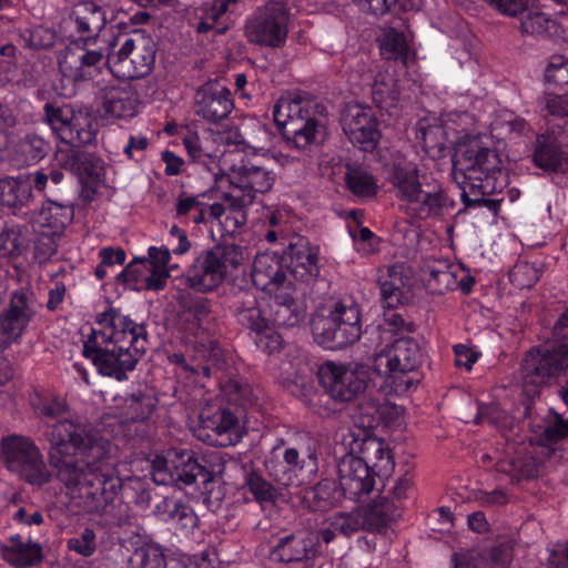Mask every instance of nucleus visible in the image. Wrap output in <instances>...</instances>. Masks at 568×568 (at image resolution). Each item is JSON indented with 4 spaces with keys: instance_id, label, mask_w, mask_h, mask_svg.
<instances>
[{
    "instance_id": "obj_1",
    "label": "nucleus",
    "mask_w": 568,
    "mask_h": 568,
    "mask_svg": "<svg viewBox=\"0 0 568 568\" xmlns=\"http://www.w3.org/2000/svg\"><path fill=\"white\" fill-rule=\"evenodd\" d=\"M45 435L49 463L71 497L85 513L108 516L121 525L114 504L122 479L105 462L111 443L92 425L67 418L50 425Z\"/></svg>"
},
{
    "instance_id": "obj_2",
    "label": "nucleus",
    "mask_w": 568,
    "mask_h": 568,
    "mask_svg": "<svg viewBox=\"0 0 568 568\" xmlns=\"http://www.w3.org/2000/svg\"><path fill=\"white\" fill-rule=\"evenodd\" d=\"M100 329H92L83 343L82 355L102 376L124 381L149 345V334L120 310L108 306L95 316Z\"/></svg>"
},
{
    "instance_id": "obj_3",
    "label": "nucleus",
    "mask_w": 568,
    "mask_h": 568,
    "mask_svg": "<svg viewBox=\"0 0 568 568\" xmlns=\"http://www.w3.org/2000/svg\"><path fill=\"white\" fill-rule=\"evenodd\" d=\"M349 432L343 438L348 449L336 459L338 484L343 496L361 501L375 487V476L390 477L395 468L394 456L387 443L375 436Z\"/></svg>"
},
{
    "instance_id": "obj_4",
    "label": "nucleus",
    "mask_w": 568,
    "mask_h": 568,
    "mask_svg": "<svg viewBox=\"0 0 568 568\" xmlns=\"http://www.w3.org/2000/svg\"><path fill=\"white\" fill-rule=\"evenodd\" d=\"M390 182L395 195L404 202L405 213L417 220L442 219L455 206L445 189L437 182L419 181L418 169L414 163H396Z\"/></svg>"
},
{
    "instance_id": "obj_5",
    "label": "nucleus",
    "mask_w": 568,
    "mask_h": 568,
    "mask_svg": "<svg viewBox=\"0 0 568 568\" xmlns=\"http://www.w3.org/2000/svg\"><path fill=\"white\" fill-rule=\"evenodd\" d=\"M501 174L498 151L485 145L480 139L471 138L456 150L453 176L460 187H470L471 193L478 190L481 194H493L504 186V181H498Z\"/></svg>"
},
{
    "instance_id": "obj_6",
    "label": "nucleus",
    "mask_w": 568,
    "mask_h": 568,
    "mask_svg": "<svg viewBox=\"0 0 568 568\" xmlns=\"http://www.w3.org/2000/svg\"><path fill=\"white\" fill-rule=\"evenodd\" d=\"M250 260L247 248L234 243H220L201 251L183 274L184 283L199 293L215 291Z\"/></svg>"
},
{
    "instance_id": "obj_7",
    "label": "nucleus",
    "mask_w": 568,
    "mask_h": 568,
    "mask_svg": "<svg viewBox=\"0 0 568 568\" xmlns=\"http://www.w3.org/2000/svg\"><path fill=\"white\" fill-rule=\"evenodd\" d=\"M265 468L270 477L285 487L310 483L318 471L317 447L311 438L294 447L281 440L270 452Z\"/></svg>"
},
{
    "instance_id": "obj_8",
    "label": "nucleus",
    "mask_w": 568,
    "mask_h": 568,
    "mask_svg": "<svg viewBox=\"0 0 568 568\" xmlns=\"http://www.w3.org/2000/svg\"><path fill=\"white\" fill-rule=\"evenodd\" d=\"M230 307L237 322L250 331L255 345L272 354L282 348V336L272 327L268 304L258 298L253 288H235L231 295Z\"/></svg>"
},
{
    "instance_id": "obj_9",
    "label": "nucleus",
    "mask_w": 568,
    "mask_h": 568,
    "mask_svg": "<svg viewBox=\"0 0 568 568\" xmlns=\"http://www.w3.org/2000/svg\"><path fill=\"white\" fill-rule=\"evenodd\" d=\"M315 341L332 349H341L357 342L362 335V311L353 297L335 302L327 316L312 322Z\"/></svg>"
},
{
    "instance_id": "obj_10",
    "label": "nucleus",
    "mask_w": 568,
    "mask_h": 568,
    "mask_svg": "<svg viewBox=\"0 0 568 568\" xmlns=\"http://www.w3.org/2000/svg\"><path fill=\"white\" fill-rule=\"evenodd\" d=\"M422 357L419 344L413 337H399L375 354L372 368L394 393L403 394L414 385L409 374L419 366Z\"/></svg>"
},
{
    "instance_id": "obj_11",
    "label": "nucleus",
    "mask_w": 568,
    "mask_h": 568,
    "mask_svg": "<svg viewBox=\"0 0 568 568\" xmlns=\"http://www.w3.org/2000/svg\"><path fill=\"white\" fill-rule=\"evenodd\" d=\"M318 109L320 104L311 99L281 98L274 105L273 118L287 141L297 150H306L315 142L322 126Z\"/></svg>"
},
{
    "instance_id": "obj_12",
    "label": "nucleus",
    "mask_w": 568,
    "mask_h": 568,
    "mask_svg": "<svg viewBox=\"0 0 568 568\" xmlns=\"http://www.w3.org/2000/svg\"><path fill=\"white\" fill-rule=\"evenodd\" d=\"M41 120L61 142L75 148L91 144L97 138L91 114L71 103H44Z\"/></svg>"
},
{
    "instance_id": "obj_13",
    "label": "nucleus",
    "mask_w": 568,
    "mask_h": 568,
    "mask_svg": "<svg viewBox=\"0 0 568 568\" xmlns=\"http://www.w3.org/2000/svg\"><path fill=\"white\" fill-rule=\"evenodd\" d=\"M156 50L150 34L135 30L124 38L116 52L108 54V67L116 78H144L153 70Z\"/></svg>"
},
{
    "instance_id": "obj_14",
    "label": "nucleus",
    "mask_w": 568,
    "mask_h": 568,
    "mask_svg": "<svg viewBox=\"0 0 568 568\" xmlns=\"http://www.w3.org/2000/svg\"><path fill=\"white\" fill-rule=\"evenodd\" d=\"M291 12L283 0H270L246 19L244 34L250 43L282 48L290 31Z\"/></svg>"
},
{
    "instance_id": "obj_15",
    "label": "nucleus",
    "mask_w": 568,
    "mask_h": 568,
    "mask_svg": "<svg viewBox=\"0 0 568 568\" xmlns=\"http://www.w3.org/2000/svg\"><path fill=\"white\" fill-rule=\"evenodd\" d=\"M0 450L6 467L27 484L42 487L51 480L43 455L31 439L19 435L4 437Z\"/></svg>"
},
{
    "instance_id": "obj_16",
    "label": "nucleus",
    "mask_w": 568,
    "mask_h": 568,
    "mask_svg": "<svg viewBox=\"0 0 568 568\" xmlns=\"http://www.w3.org/2000/svg\"><path fill=\"white\" fill-rule=\"evenodd\" d=\"M275 173L265 165L252 162L233 166L230 173L231 190L224 196L234 209H245L253 204L257 193L268 192L274 183Z\"/></svg>"
},
{
    "instance_id": "obj_17",
    "label": "nucleus",
    "mask_w": 568,
    "mask_h": 568,
    "mask_svg": "<svg viewBox=\"0 0 568 568\" xmlns=\"http://www.w3.org/2000/svg\"><path fill=\"white\" fill-rule=\"evenodd\" d=\"M41 304L29 287H20L10 294L0 312V338L7 345L19 343L29 326L37 320Z\"/></svg>"
},
{
    "instance_id": "obj_18",
    "label": "nucleus",
    "mask_w": 568,
    "mask_h": 568,
    "mask_svg": "<svg viewBox=\"0 0 568 568\" xmlns=\"http://www.w3.org/2000/svg\"><path fill=\"white\" fill-rule=\"evenodd\" d=\"M320 379L325 392L336 402L355 399L367 386L369 368L364 364L324 363L320 368Z\"/></svg>"
},
{
    "instance_id": "obj_19",
    "label": "nucleus",
    "mask_w": 568,
    "mask_h": 568,
    "mask_svg": "<svg viewBox=\"0 0 568 568\" xmlns=\"http://www.w3.org/2000/svg\"><path fill=\"white\" fill-rule=\"evenodd\" d=\"M199 419L195 436L210 446H235L243 438V427L230 407L207 405L202 408Z\"/></svg>"
},
{
    "instance_id": "obj_20",
    "label": "nucleus",
    "mask_w": 568,
    "mask_h": 568,
    "mask_svg": "<svg viewBox=\"0 0 568 568\" xmlns=\"http://www.w3.org/2000/svg\"><path fill=\"white\" fill-rule=\"evenodd\" d=\"M568 369V341L530 351L523 363V374L527 383L539 385L549 377Z\"/></svg>"
},
{
    "instance_id": "obj_21",
    "label": "nucleus",
    "mask_w": 568,
    "mask_h": 568,
    "mask_svg": "<svg viewBox=\"0 0 568 568\" xmlns=\"http://www.w3.org/2000/svg\"><path fill=\"white\" fill-rule=\"evenodd\" d=\"M251 275L255 287L271 296L288 297L291 292H296V284L287 277L282 257L275 253L257 254Z\"/></svg>"
},
{
    "instance_id": "obj_22",
    "label": "nucleus",
    "mask_w": 568,
    "mask_h": 568,
    "mask_svg": "<svg viewBox=\"0 0 568 568\" xmlns=\"http://www.w3.org/2000/svg\"><path fill=\"white\" fill-rule=\"evenodd\" d=\"M290 261V274L302 284L315 282L321 274L320 246L303 235H293L284 250Z\"/></svg>"
},
{
    "instance_id": "obj_23",
    "label": "nucleus",
    "mask_w": 568,
    "mask_h": 568,
    "mask_svg": "<svg viewBox=\"0 0 568 568\" xmlns=\"http://www.w3.org/2000/svg\"><path fill=\"white\" fill-rule=\"evenodd\" d=\"M342 124L348 140L364 151L373 150L381 136L378 120L372 109L351 104L343 113Z\"/></svg>"
},
{
    "instance_id": "obj_24",
    "label": "nucleus",
    "mask_w": 568,
    "mask_h": 568,
    "mask_svg": "<svg viewBox=\"0 0 568 568\" xmlns=\"http://www.w3.org/2000/svg\"><path fill=\"white\" fill-rule=\"evenodd\" d=\"M67 27L74 30L71 33L72 42L88 44L95 40L105 27L106 17L103 9L92 1H84L73 7L70 17L64 21Z\"/></svg>"
},
{
    "instance_id": "obj_25",
    "label": "nucleus",
    "mask_w": 568,
    "mask_h": 568,
    "mask_svg": "<svg viewBox=\"0 0 568 568\" xmlns=\"http://www.w3.org/2000/svg\"><path fill=\"white\" fill-rule=\"evenodd\" d=\"M195 113L210 123H219L232 112L231 91L217 82L207 83L195 93Z\"/></svg>"
},
{
    "instance_id": "obj_26",
    "label": "nucleus",
    "mask_w": 568,
    "mask_h": 568,
    "mask_svg": "<svg viewBox=\"0 0 568 568\" xmlns=\"http://www.w3.org/2000/svg\"><path fill=\"white\" fill-rule=\"evenodd\" d=\"M98 95L106 114L115 119H130L138 112V92L125 82L111 80L99 87Z\"/></svg>"
},
{
    "instance_id": "obj_27",
    "label": "nucleus",
    "mask_w": 568,
    "mask_h": 568,
    "mask_svg": "<svg viewBox=\"0 0 568 568\" xmlns=\"http://www.w3.org/2000/svg\"><path fill=\"white\" fill-rule=\"evenodd\" d=\"M409 278L403 264L385 266L378 270L377 284L381 301L385 308H396L408 303L410 297Z\"/></svg>"
},
{
    "instance_id": "obj_28",
    "label": "nucleus",
    "mask_w": 568,
    "mask_h": 568,
    "mask_svg": "<svg viewBox=\"0 0 568 568\" xmlns=\"http://www.w3.org/2000/svg\"><path fill=\"white\" fill-rule=\"evenodd\" d=\"M531 159L547 173H568V153L554 133L538 134L532 143Z\"/></svg>"
},
{
    "instance_id": "obj_29",
    "label": "nucleus",
    "mask_w": 568,
    "mask_h": 568,
    "mask_svg": "<svg viewBox=\"0 0 568 568\" xmlns=\"http://www.w3.org/2000/svg\"><path fill=\"white\" fill-rule=\"evenodd\" d=\"M172 464L171 477L179 488L191 486L199 479L206 484L211 480V473L203 466L195 454L187 449H174L169 454Z\"/></svg>"
},
{
    "instance_id": "obj_30",
    "label": "nucleus",
    "mask_w": 568,
    "mask_h": 568,
    "mask_svg": "<svg viewBox=\"0 0 568 568\" xmlns=\"http://www.w3.org/2000/svg\"><path fill=\"white\" fill-rule=\"evenodd\" d=\"M194 364H189L182 353L172 355V361L182 366L185 371L194 374H202L205 377L211 376L212 368L222 369L224 366L223 351L214 341L199 342L194 346Z\"/></svg>"
},
{
    "instance_id": "obj_31",
    "label": "nucleus",
    "mask_w": 568,
    "mask_h": 568,
    "mask_svg": "<svg viewBox=\"0 0 568 568\" xmlns=\"http://www.w3.org/2000/svg\"><path fill=\"white\" fill-rule=\"evenodd\" d=\"M280 562H302L315 557V542L305 531H297L278 539L271 554Z\"/></svg>"
},
{
    "instance_id": "obj_32",
    "label": "nucleus",
    "mask_w": 568,
    "mask_h": 568,
    "mask_svg": "<svg viewBox=\"0 0 568 568\" xmlns=\"http://www.w3.org/2000/svg\"><path fill=\"white\" fill-rule=\"evenodd\" d=\"M59 165L79 176L100 180L104 174V162L95 153L83 150L59 151L55 154Z\"/></svg>"
},
{
    "instance_id": "obj_33",
    "label": "nucleus",
    "mask_w": 568,
    "mask_h": 568,
    "mask_svg": "<svg viewBox=\"0 0 568 568\" xmlns=\"http://www.w3.org/2000/svg\"><path fill=\"white\" fill-rule=\"evenodd\" d=\"M0 550L2 558L17 568L34 566L42 559L40 544L32 542L31 540L26 542L18 534L10 536Z\"/></svg>"
},
{
    "instance_id": "obj_34",
    "label": "nucleus",
    "mask_w": 568,
    "mask_h": 568,
    "mask_svg": "<svg viewBox=\"0 0 568 568\" xmlns=\"http://www.w3.org/2000/svg\"><path fill=\"white\" fill-rule=\"evenodd\" d=\"M211 318L209 300L197 297L183 304L180 323L190 335L201 337V342L205 343L203 336Z\"/></svg>"
},
{
    "instance_id": "obj_35",
    "label": "nucleus",
    "mask_w": 568,
    "mask_h": 568,
    "mask_svg": "<svg viewBox=\"0 0 568 568\" xmlns=\"http://www.w3.org/2000/svg\"><path fill=\"white\" fill-rule=\"evenodd\" d=\"M358 510L361 511L365 530L372 532H381L386 529L396 517L400 516L399 513L396 511V506L388 504V500H383L379 494L366 506H358Z\"/></svg>"
},
{
    "instance_id": "obj_36",
    "label": "nucleus",
    "mask_w": 568,
    "mask_h": 568,
    "mask_svg": "<svg viewBox=\"0 0 568 568\" xmlns=\"http://www.w3.org/2000/svg\"><path fill=\"white\" fill-rule=\"evenodd\" d=\"M31 200V180L26 174L0 179V205L21 209Z\"/></svg>"
},
{
    "instance_id": "obj_37",
    "label": "nucleus",
    "mask_w": 568,
    "mask_h": 568,
    "mask_svg": "<svg viewBox=\"0 0 568 568\" xmlns=\"http://www.w3.org/2000/svg\"><path fill=\"white\" fill-rule=\"evenodd\" d=\"M397 81L392 73L386 70H376L373 82L371 83V95L375 105L390 113L395 109L399 98Z\"/></svg>"
},
{
    "instance_id": "obj_38",
    "label": "nucleus",
    "mask_w": 568,
    "mask_h": 568,
    "mask_svg": "<svg viewBox=\"0 0 568 568\" xmlns=\"http://www.w3.org/2000/svg\"><path fill=\"white\" fill-rule=\"evenodd\" d=\"M74 219L72 204L59 203L48 200L39 213L38 224L40 229L52 231L62 235L63 231Z\"/></svg>"
},
{
    "instance_id": "obj_39",
    "label": "nucleus",
    "mask_w": 568,
    "mask_h": 568,
    "mask_svg": "<svg viewBox=\"0 0 568 568\" xmlns=\"http://www.w3.org/2000/svg\"><path fill=\"white\" fill-rule=\"evenodd\" d=\"M542 423V425L531 424V430L536 434L538 443L542 447L549 448L551 445L568 438V419H565L555 409H548Z\"/></svg>"
},
{
    "instance_id": "obj_40",
    "label": "nucleus",
    "mask_w": 568,
    "mask_h": 568,
    "mask_svg": "<svg viewBox=\"0 0 568 568\" xmlns=\"http://www.w3.org/2000/svg\"><path fill=\"white\" fill-rule=\"evenodd\" d=\"M343 496L339 484L332 478H324L305 491L304 499L315 511H324L335 506Z\"/></svg>"
},
{
    "instance_id": "obj_41",
    "label": "nucleus",
    "mask_w": 568,
    "mask_h": 568,
    "mask_svg": "<svg viewBox=\"0 0 568 568\" xmlns=\"http://www.w3.org/2000/svg\"><path fill=\"white\" fill-rule=\"evenodd\" d=\"M295 292H291L288 297L273 296L274 305L271 306L272 327H294L300 324L304 313L300 310L294 300Z\"/></svg>"
},
{
    "instance_id": "obj_42",
    "label": "nucleus",
    "mask_w": 568,
    "mask_h": 568,
    "mask_svg": "<svg viewBox=\"0 0 568 568\" xmlns=\"http://www.w3.org/2000/svg\"><path fill=\"white\" fill-rule=\"evenodd\" d=\"M379 50L385 59L400 61L404 65L407 64L409 47L403 31L393 27L384 28Z\"/></svg>"
},
{
    "instance_id": "obj_43",
    "label": "nucleus",
    "mask_w": 568,
    "mask_h": 568,
    "mask_svg": "<svg viewBox=\"0 0 568 568\" xmlns=\"http://www.w3.org/2000/svg\"><path fill=\"white\" fill-rule=\"evenodd\" d=\"M347 189L356 196L372 197L377 193V183L374 176L362 165L347 164L345 171Z\"/></svg>"
},
{
    "instance_id": "obj_44",
    "label": "nucleus",
    "mask_w": 568,
    "mask_h": 568,
    "mask_svg": "<svg viewBox=\"0 0 568 568\" xmlns=\"http://www.w3.org/2000/svg\"><path fill=\"white\" fill-rule=\"evenodd\" d=\"M156 403L158 399L150 392L132 393L125 398L123 415L126 420L143 422L153 414Z\"/></svg>"
},
{
    "instance_id": "obj_45",
    "label": "nucleus",
    "mask_w": 568,
    "mask_h": 568,
    "mask_svg": "<svg viewBox=\"0 0 568 568\" xmlns=\"http://www.w3.org/2000/svg\"><path fill=\"white\" fill-rule=\"evenodd\" d=\"M24 250L22 226L16 223H6L0 230V261L18 258Z\"/></svg>"
},
{
    "instance_id": "obj_46",
    "label": "nucleus",
    "mask_w": 568,
    "mask_h": 568,
    "mask_svg": "<svg viewBox=\"0 0 568 568\" xmlns=\"http://www.w3.org/2000/svg\"><path fill=\"white\" fill-rule=\"evenodd\" d=\"M128 568H166L163 548L155 542H144L129 557Z\"/></svg>"
},
{
    "instance_id": "obj_47",
    "label": "nucleus",
    "mask_w": 568,
    "mask_h": 568,
    "mask_svg": "<svg viewBox=\"0 0 568 568\" xmlns=\"http://www.w3.org/2000/svg\"><path fill=\"white\" fill-rule=\"evenodd\" d=\"M49 150V141L36 132L26 134L17 145V153L20 155L21 162L26 165L40 162L47 156Z\"/></svg>"
},
{
    "instance_id": "obj_48",
    "label": "nucleus",
    "mask_w": 568,
    "mask_h": 568,
    "mask_svg": "<svg viewBox=\"0 0 568 568\" xmlns=\"http://www.w3.org/2000/svg\"><path fill=\"white\" fill-rule=\"evenodd\" d=\"M79 64L70 70V77L74 82L92 79L102 67L108 65V58L98 50H88L78 57Z\"/></svg>"
},
{
    "instance_id": "obj_49",
    "label": "nucleus",
    "mask_w": 568,
    "mask_h": 568,
    "mask_svg": "<svg viewBox=\"0 0 568 568\" xmlns=\"http://www.w3.org/2000/svg\"><path fill=\"white\" fill-rule=\"evenodd\" d=\"M387 481L379 489V495L383 500H388V504L396 506V511L400 514L403 503L408 498L412 490V475L406 471L404 475L396 479L390 480L385 477Z\"/></svg>"
},
{
    "instance_id": "obj_50",
    "label": "nucleus",
    "mask_w": 568,
    "mask_h": 568,
    "mask_svg": "<svg viewBox=\"0 0 568 568\" xmlns=\"http://www.w3.org/2000/svg\"><path fill=\"white\" fill-rule=\"evenodd\" d=\"M60 236L44 229L38 231L33 245V258L39 264L47 263L57 253Z\"/></svg>"
},
{
    "instance_id": "obj_51",
    "label": "nucleus",
    "mask_w": 568,
    "mask_h": 568,
    "mask_svg": "<svg viewBox=\"0 0 568 568\" xmlns=\"http://www.w3.org/2000/svg\"><path fill=\"white\" fill-rule=\"evenodd\" d=\"M328 524L331 527H334L338 534L346 537H349L359 530H365L358 507L349 513H337L333 515L328 518Z\"/></svg>"
},
{
    "instance_id": "obj_52",
    "label": "nucleus",
    "mask_w": 568,
    "mask_h": 568,
    "mask_svg": "<svg viewBox=\"0 0 568 568\" xmlns=\"http://www.w3.org/2000/svg\"><path fill=\"white\" fill-rule=\"evenodd\" d=\"M245 484L248 487V490L255 497V499L260 503H274L281 495L277 488H275L271 483L264 479L262 475H260L256 471H250L246 474Z\"/></svg>"
},
{
    "instance_id": "obj_53",
    "label": "nucleus",
    "mask_w": 568,
    "mask_h": 568,
    "mask_svg": "<svg viewBox=\"0 0 568 568\" xmlns=\"http://www.w3.org/2000/svg\"><path fill=\"white\" fill-rule=\"evenodd\" d=\"M428 283L439 294L458 287L457 277L446 263H439L438 266L430 267Z\"/></svg>"
},
{
    "instance_id": "obj_54",
    "label": "nucleus",
    "mask_w": 568,
    "mask_h": 568,
    "mask_svg": "<svg viewBox=\"0 0 568 568\" xmlns=\"http://www.w3.org/2000/svg\"><path fill=\"white\" fill-rule=\"evenodd\" d=\"M182 143L192 163L211 170L214 158L202 148L200 136L196 132L187 131L182 138Z\"/></svg>"
},
{
    "instance_id": "obj_55",
    "label": "nucleus",
    "mask_w": 568,
    "mask_h": 568,
    "mask_svg": "<svg viewBox=\"0 0 568 568\" xmlns=\"http://www.w3.org/2000/svg\"><path fill=\"white\" fill-rule=\"evenodd\" d=\"M422 142L425 152L433 158H437L446 151L448 138L442 126L430 125L422 131Z\"/></svg>"
},
{
    "instance_id": "obj_56",
    "label": "nucleus",
    "mask_w": 568,
    "mask_h": 568,
    "mask_svg": "<svg viewBox=\"0 0 568 568\" xmlns=\"http://www.w3.org/2000/svg\"><path fill=\"white\" fill-rule=\"evenodd\" d=\"M168 523H173L183 532L189 534L197 527L199 517L189 504L182 501L181 499H176L175 507L173 508L172 515Z\"/></svg>"
},
{
    "instance_id": "obj_57",
    "label": "nucleus",
    "mask_w": 568,
    "mask_h": 568,
    "mask_svg": "<svg viewBox=\"0 0 568 568\" xmlns=\"http://www.w3.org/2000/svg\"><path fill=\"white\" fill-rule=\"evenodd\" d=\"M509 280L519 288H529L539 280V272L528 262H518L510 270Z\"/></svg>"
},
{
    "instance_id": "obj_58",
    "label": "nucleus",
    "mask_w": 568,
    "mask_h": 568,
    "mask_svg": "<svg viewBox=\"0 0 568 568\" xmlns=\"http://www.w3.org/2000/svg\"><path fill=\"white\" fill-rule=\"evenodd\" d=\"M550 26L555 22L544 12L530 11L520 22L523 33L541 36L549 31Z\"/></svg>"
},
{
    "instance_id": "obj_59",
    "label": "nucleus",
    "mask_w": 568,
    "mask_h": 568,
    "mask_svg": "<svg viewBox=\"0 0 568 568\" xmlns=\"http://www.w3.org/2000/svg\"><path fill=\"white\" fill-rule=\"evenodd\" d=\"M97 535L93 529L84 528L83 531L75 537L68 539L67 547L69 550L77 552L83 557H90L97 549Z\"/></svg>"
},
{
    "instance_id": "obj_60",
    "label": "nucleus",
    "mask_w": 568,
    "mask_h": 568,
    "mask_svg": "<svg viewBox=\"0 0 568 568\" xmlns=\"http://www.w3.org/2000/svg\"><path fill=\"white\" fill-rule=\"evenodd\" d=\"M460 199L466 209L470 207H486L494 214H497L500 207L501 200L488 199L487 194H481L476 190L475 193L470 192V187L462 186Z\"/></svg>"
},
{
    "instance_id": "obj_61",
    "label": "nucleus",
    "mask_w": 568,
    "mask_h": 568,
    "mask_svg": "<svg viewBox=\"0 0 568 568\" xmlns=\"http://www.w3.org/2000/svg\"><path fill=\"white\" fill-rule=\"evenodd\" d=\"M223 16L213 4L201 7L192 23L197 33H206L215 29L219 19Z\"/></svg>"
},
{
    "instance_id": "obj_62",
    "label": "nucleus",
    "mask_w": 568,
    "mask_h": 568,
    "mask_svg": "<svg viewBox=\"0 0 568 568\" xmlns=\"http://www.w3.org/2000/svg\"><path fill=\"white\" fill-rule=\"evenodd\" d=\"M545 80L555 87L568 85V60L555 57L545 70Z\"/></svg>"
},
{
    "instance_id": "obj_63",
    "label": "nucleus",
    "mask_w": 568,
    "mask_h": 568,
    "mask_svg": "<svg viewBox=\"0 0 568 568\" xmlns=\"http://www.w3.org/2000/svg\"><path fill=\"white\" fill-rule=\"evenodd\" d=\"M172 251L168 246H151L148 250V257H141L144 268L158 267L159 270H172L175 266H170Z\"/></svg>"
},
{
    "instance_id": "obj_64",
    "label": "nucleus",
    "mask_w": 568,
    "mask_h": 568,
    "mask_svg": "<svg viewBox=\"0 0 568 568\" xmlns=\"http://www.w3.org/2000/svg\"><path fill=\"white\" fill-rule=\"evenodd\" d=\"M542 104L550 115L567 116L568 92L562 94L547 92L544 97Z\"/></svg>"
}]
</instances>
